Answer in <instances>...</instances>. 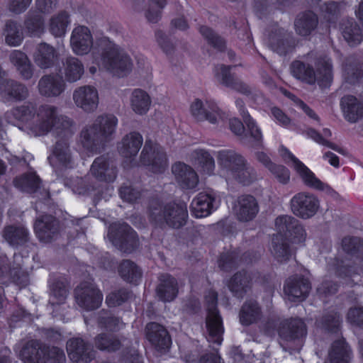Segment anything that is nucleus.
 <instances>
[{
  "mask_svg": "<svg viewBox=\"0 0 363 363\" xmlns=\"http://www.w3.org/2000/svg\"><path fill=\"white\" fill-rule=\"evenodd\" d=\"M3 237L10 245L18 246L28 240V232L23 225H9L5 228Z\"/></svg>",
  "mask_w": 363,
  "mask_h": 363,
  "instance_id": "obj_39",
  "label": "nucleus"
},
{
  "mask_svg": "<svg viewBox=\"0 0 363 363\" xmlns=\"http://www.w3.org/2000/svg\"><path fill=\"white\" fill-rule=\"evenodd\" d=\"M274 177L281 184H286L290 179V172L282 165L274 164L269 169Z\"/></svg>",
  "mask_w": 363,
  "mask_h": 363,
  "instance_id": "obj_56",
  "label": "nucleus"
},
{
  "mask_svg": "<svg viewBox=\"0 0 363 363\" xmlns=\"http://www.w3.org/2000/svg\"><path fill=\"white\" fill-rule=\"evenodd\" d=\"M117 118L111 114L97 116L94 122L81 131L79 142L86 149H91L98 143L108 141L115 133Z\"/></svg>",
  "mask_w": 363,
  "mask_h": 363,
  "instance_id": "obj_4",
  "label": "nucleus"
},
{
  "mask_svg": "<svg viewBox=\"0 0 363 363\" xmlns=\"http://www.w3.org/2000/svg\"><path fill=\"white\" fill-rule=\"evenodd\" d=\"M96 345L99 350L114 351L119 348L120 342L117 340H112L106 335H99L96 340Z\"/></svg>",
  "mask_w": 363,
  "mask_h": 363,
  "instance_id": "obj_52",
  "label": "nucleus"
},
{
  "mask_svg": "<svg viewBox=\"0 0 363 363\" xmlns=\"http://www.w3.org/2000/svg\"><path fill=\"white\" fill-rule=\"evenodd\" d=\"M155 36L158 44L164 52H168L172 49V44L163 32L160 30L157 31Z\"/></svg>",
  "mask_w": 363,
  "mask_h": 363,
  "instance_id": "obj_63",
  "label": "nucleus"
},
{
  "mask_svg": "<svg viewBox=\"0 0 363 363\" xmlns=\"http://www.w3.org/2000/svg\"><path fill=\"white\" fill-rule=\"evenodd\" d=\"M34 229L38 238L45 242L51 241L57 235V223L51 216L38 218Z\"/></svg>",
  "mask_w": 363,
  "mask_h": 363,
  "instance_id": "obj_22",
  "label": "nucleus"
},
{
  "mask_svg": "<svg viewBox=\"0 0 363 363\" xmlns=\"http://www.w3.org/2000/svg\"><path fill=\"white\" fill-rule=\"evenodd\" d=\"M291 72L297 79L308 84L317 82L320 86H326L332 80V65L329 58H323L318 62L317 73L313 68L300 61L294 62L291 65Z\"/></svg>",
  "mask_w": 363,
  "mask_h": 363,
  "instance_id": "obj_5",
  "label": "nucleus"
},
{
  "mask_svg": "<svg viewBox=\"0 0 363 363\" xmlns=\"http://www.w3.org/2000/svg\"><path fill=\"white\" fill-rule=\"evenodd\" d=\"M25 363H63L65 361L64 352L57 347L42 349L35 340L28 342L19 352Z\"/></svg>",
  "mask_w": 363,
  "mask_h": 363,
  "instance_id": "obj_7",
  "label": "nucleus"
},
{
  "mask_svg": "<svg viewBox=\"0 0 363 363\" xmlns=\"http://www.w3.org/2000/svg\"><path fill=\"white\" fill-rule=\"evenodd\" d=\"M244 122L250 131L251 137L257 142L261 141L262 139L261 129L250 115H244Z\"/></svg>",
  "mask_w": 363,
  "mask_h": 363,
  "instance_id": "obj_57",
  "label": "nucleus"
},
{
  "mask_svg": "<svg viewBox=\"0 0 363 363\" xmlns=\"http://www.w3.org/2000/svg\"><path fill=\"white\" fill-rule=\"evenodd\" d=\"M340 317L336 313L330 314L323 318L321 323H319L320 327L331 330L335 331L340 325Z\"/></svg>",
  "mask_w": 363,
  "mask_h": 363,
  "instance_id": "obj_59",
  "label": "nucleus"
},
{
  "mask_svg": "<svg viewBox=\"0 0 363 363\" xmlns=\"http://www.w3.org/2000/svg\"><path fill=\"white\" fill-rule=\"evenodd\" d=\"M75 298L77 304L87 311L99 308L103 300L102 294L90 281L82 282L77 287Z\"/></svg>",
  "mask_w": 363,
  "mask_h": 363,
  "instance_id": "obj_13",
  "label": "nucleus"
},
{
  "mask_svg": "<svg viewBox=\"0 0 363 363\" xmlns=\"http://www.w3.org/2000/svg\"><path fill=\"white\" fill-rule=\"evenodd\" d=\"M186 206L184 203H169L162 206L154 203L150 207V218L160 225L164 223L172 228L184 225L187 218Z\"/></svg>",
  "mask_w": 363,
  "mask_h": 363,
  "instance_id": "obj_6",
  "label": "nucleus"
},
{
  "mask_svg": "<svg viewBox=\"0 0 363 363\" xmlns=\"http://www.w3.org/2000/svg\"><path fill=\"white\" fill-rule=\"evenodd\" d=\"M45 30L44 17L33 10H30L25 16L23 31L31 37L40 36Z\"/></svg>",
  "mask_w": 363,
  "mask_h": 363,
  "instance_id": "obj_28",
  "label": "nucleus"
},
{
  "mask_svg": "<svg viewBox=\"0 0 363 363\" xmlns=\"http://www.w3.org/2000/svg\"><path fill=\"white\" fill-rule=\"evenodd\" d=\"M318 19L313 12H308L299 16L296 22L295 27L299 35H307L317 26Z\"/></svg>",
  "mask_w": 363,
  "mask_h": 363,
  "instance_id": "obj_43",
  "label": "nucleus"
},
{
  "mask_svg": "<svg viewBox=\"0 0 363 363\" xmlns=\"http://www.w3.org/2000/svg\"><path fill=\"white\" fill-rule=\"evenodd\" d=\"M341 106L345 118L350 122H355L362 114V107L352 96L342 97Z\"/></svg>",
  "mask_w": 363,
  "mask_h": 363,
  "instance_id": "obj_40",
  "label": "nucleus"
},
{
  "mask_svg": "<svg viewBox=\"0 0 363 363\" xmlns=\"http://www.w3.org/2000/svg\"><path fill=\"white\" fill-rule=\"evenodd\" d=\"M200 32L208 40L212 43L215 47L221 49L224 45V41L221 38L218 36L213 31L206 26H202L200 28Z\"/></svg>",
  "mask_w": 363,
  "mask_h": 363,
  "instance_id": "obj_58",
  "label": "nucleus"
},
{
  "mask_svg": "<svg viewBox=\"0 0 363 363\" xmlns=\"http://www.w3.org/2000/svg\"><path fill=\"white\" fill-rule=\"evenodd\" d=\"M121 197L128 202H133L140 197V193L130 186H122L120 189Z\"/></svg>",
  "mask_w": 363,
  "mask_h": 363,
  "instance_id": "obj_60",
  "label": "nucleus"
},
{
  "mask_svg": "<svg viewBox=\"0 0 363 363\" xmlns=\"http://www.w3.org/2000/svg\"><path fill=\"white\" fill-rule=\"evenodd\" d=\"M293 232L291 233L292 242L294 243H301L305 241L306 233L303 226L298 224L296 221L291 228Z\"/></svg>",
  "mask_w": 363,
  "mask_h": 363,
  "instance_id": "obj_61",
  "label": "nucleus"
},
{
  "mask_svg": "<svg viewBox=\"0 0 363 363\" xmlns=\"http://www.w3.org/2000/svg\"><path fill=\"white\" fill-rule=\"evenodd\" d=\"M297 220L290 216H279L275 220V225L280 233L291 231Z\"/></svg>",
  "mask_w": 363,
  "mask_h": 363,
  "instance_id": "obj_54",
  "label": "nucleus"
},
{
  "mask_svg": "<svg viewBox=\"0 0 363 363\" xmlns=\"http://www.w3.org/2000/svg\"><path fill=\"white\" fill-rule=\"evenodd\" d=\"M73 101L75 105L86 113L95 111L99 104L97 89L90 85L82 86L73 92Z\"/></svg>",
  "mask_w": 363,
  "mask_h": 363,
  "instance_id": "obj_15",
  "label": "nucleus"
},
{
  "mask_svg": "<svg viewBox=\"0 0 363 363\" xmlns=\"http://www.w3.org/2000/svg\"><path fill=\"white\" fill-rule=\"evenodd\" d=\"M279 333L281 338L291 340L304 337L306 335V327L301 319H292L283 325Z\"/></svg>",
  "mask_w": 363,
  "mask_h": 363,
  "instance_id": "obj_34",
  "label": "nucleus"
},
{
  "mask_svg": "<svg viewBox=\"0 0 363 363\" xmlns=\"http://www.w3.org/2000/svg\"><path fill=\"white\" fill-rule=\"evenodd\" d=\"M166 4V0H148L145 13L147 20L150 23H157Z\"/></svg>",
  "mask_w": 363,
  "mask_h": 363,
  "instance_id": "obj_47",
  "label": "nucleus"
},
{
  "mask_svg": "<svg viewBox=\"0 0 363 363\" xmlns=\"http://www.w3.org/2000/svg\"><path fill=\"white\" fill-rule=\"evenodd\" d=\"M96 44L104 48L100 60L96 62L99 69L118 77H125L132 71L133 60L128 53L120 46L110 41L106 37L98 40Z\"/></svg>",
  "mask_w": 363,
  "mask_h": 363,
  "instance_id": "obj_3",
  "label": "nucleus"
},
{
  "mask_svg": "<svg viewBox=\"0 0 363 363\" xmlns=\"http://www.w3.org/2000/svg\"><path fill=\"white\" fill-rule=\"evenodd\" d=\"M12 113L25 123L26 128L34 136L45 135L52 130H65L67 138L73 133V121L52 104H43L36 108L30 105L21 106L14 108Z\"/></svg>",
  "mask_w": 363,
  "mask_h": 363,
  "instance_id": "obj_1",
  "label": "nucleus"
},
{
  "mask_svg": "<svg viewBox=\"0 0 363 363\" xmlns=\"http://www.w3.org/2000/svg\"><path fill=\"white\" fill-rule=\"evenodd\" d=\"M56 57V52L53 47L46 43H41L38 46L34 60L38 67L47 69L53 65Z\"/></svg>",
  "mask_w": 363,
  "mask_h": 363,
  "instance_id": "obj_37",
  "label": "nucleus"
},
{
  "mask_svg": "<svg viewBox=\"0 0 363 363\" xmlns=\"http://www.w3.org/2000/svg\"><path fill=\"white\" fill-rule=\"evenodd\" d=\"M6 42L11 46H18L22 41L23 38V31L19 30L18 23L15 21H10L6 24Z\"/></svg>",
  "mask_w": 363,
  "mask_h": 363,
  "instance_id": "obj_48",
  "label": "nucleus"
},
{
  "mask_svg": "<svg viewBox=\"0 0 363 363\" xmlns=\"http://www.w3.org/2000/svg\"><path fill=\"white\" fill-rule=\"evenodd\" d=\"M270 251L274 257L279 262L286 261L291 255V250L281 233L273 237Z\"/></svg>",
  "mask_w": 363,
  "mask_h": 363,
  "instance_id": "obj_38",
  "label": "nucleus"
},
{
  "mask_svg": "<svg viewBox=\"0 0 363 363\" xmlns=\"http://www.w3.org/2000/svg\"><path fill=\"white\" fill-rule=\"evenodd\" d=\"M65 84L60 76L46 74L43 76L38 84L39 94L44 97L55 98L65 91Z\"/></svg>",
  "mask_w": 363,
  "mask_h": 363,
  "instance_id": "obj_16",
  "label": "nucleus"
},
{
  "mask_svg": "<svg viewBox=\"0 0 363 363\" xmlns=\"http://www.w3.org/2000/svg\"><path fill=\"white\" fill-rule=\"evenodd\" d=\"M129 294L125 290H120L118 292L110 294L107 296L106 302L109 307H115L121 305L128 299Z\"/></svg>",
  "mask_w": 363,
  "mask_h": 363,
  "instance_id": "obj_55",
  "label": "nucleus"
},
{
  "mask_svg": "<svg viewBox=\"0 0 363 363\" xmlns=\"http://www.w3.org/2000/svg\"><path fill=\"white\" fill-rule=\"evenodd\" d=\"M279 152L284 160L294 169L307 186L318 190L325 191L328 194L333 196L336 194L329 186L318 179L302 162L296 158L286 147L281 146Z\"/></svg>",
  "mask_w": 363,
  "mask_h": 363,
  "instance_id": "obj_8",
  "label": "nucleus"
},
{
  "mask_svg": "<svg viewBox=\"0 0 363 363\" xmlns=\"http://www.w3.org/2000/svg\"><path fill=\"white\" fill-rule=\"evenodd\" d=\"M190 113L198 121H208L213 125H221L227 115L212 100L195 99L190 105Z\"/></svg>",
  "mask_w": 363,
  "mask_h": 363,
  "instance_id": "obj_9",
  "label": "nucleus"
},
{
  "mask_svg": "<svg viewBox=\"0 0 363 363\" xmlns=\"http://www.w3.org/2000/svg\"><path fill=\"white\" fill-rule=\"evenodd\" d=\"M319 201L313 194L298 193L291 201L293 213L303 219L313 217L319 208Z\"/></svg>",
  "mask_w": 363,
  "mask_h": 363,
  "instance_id": "obj_14",
  "label": "nucleus"
},
{
  "mask_svg": "<svg viewBox=\"0 0 363 363\" xmlns=\"http://www.w3.org/2000/svg\"><path fill=\"white\" fill-rule=\"evenodd\" d=\"M10 60L23 79H29L33 77V66L23 52L19 50L13 51L10 55Z\"/></svg>",
  "mask_w": 363,
  "mask_h": 363,
  "instance_id": "obj_36",
  "label": "nucleus"
},
{
  "mask_svg": "<svg viewBox=\"0 0 363 363\" xmlns=\"http://www.w3.org/2000/svg\"><path fill=\"white\" fill-rule=\"evenodd\" d=\"M67 351L72 361L76 363H89L92 359V351L80 338H72L67 343Z\"/></svg>",
  "mask_w": 363,
  "mask_h": 363,
  "instance_id": "obj_17",
  "label": "nucleus"
},
{
  "mask_svg": "<svg viewBox=\"0 0 363 363\" xmlns=\"http://www.w3.org/2000/svg\"><path fill=\"white\" fill-rule=\"evenodd\" d=\"M61 73L69 82L79 80L84 73V67L80 60L75 57H68L62 62Z\"/></svg>",
  "mask_w": 363,
  "mask_h": 363,
  "instance_id": "obj_29",
  "label": "nucleus"
},
{
  "mask_svg": "<svg viewBox=\"0 0 363 363\" xmlns=\"http://www.w3.org/2000/svg\"><path fill=\"white\" fill-rule=\"evenodd\" d=\"M5 96H7L8 99L22 100L27 97L28 89L21 84L13 82H8L5 84H2Z\"/></svg>",
  "mask_w": 363,
  "mask_h": 363,
  "instance_id": "obj_46",
  "label": "nucleus"
},
{
  "mask_svg": "<svg viewBox=\"0 0 363 363\" xmlns=\"http://www.w3.org/2000/svg\"><path fill=\"white\" fill-rule=\"evenodd\" d=\"M57 3L58 0H35V7L32 10L44 17L57 9Z\"/></svg>",
  "mask_w": 363,
  "mask_h": 363,
  "instance_id": "obj_51",
  "label": "nucleus"
},
{
  "mask_svg": "<svg viewBox=\"0 0 363 363\" xmlns=\"http://www.w3.org/2000/svg\"><path fill=\"white\" fill-rule=\"evenodd\" d=\"M177 280L169 274L162 275L157 289L160 298L164 301H171L177 296Z\"/></svg>",
  "mask_w": 363,
  "mask_h": 363,
  "instance_id": "obj_35",
  "label": "nucleus"
},
{
  "mask_svg": "<svg viewBox=\"0 0 363 363\" xmlns=\"http://www.w3.org/2000/svg\"><path fill=\"white\" fill-rule=\"evenodd\" d=\"M142 135L136 132L125 135L118 144V149L121 155L125 158H132L137 155L143 145Z\"/></svg>",
  "mask_w": 363,
  "mask_h": 363,
  "instance_id": "obj_23",
  "label": "nucleus"
},
{
  "mask_svg": "<svg viewBox=\"0 0 363 363\" xmlns=\"http://www.w3.org/2000/svg\"><path fill=\"white\" fill-rule=\"evenodd\" d=\"M219 173L227 181L235 180L243 185H249L257 179V173L240 154L231 150L218 152Z\"/></svg>",
  "mask_w": 363,
  "mask_h": 363,
  "instance_id": "obj_2",
  "label": "nucleus"
},
{
  "mask_svg": "<svg viewBox=\"0 0 363 363\" xmlns=\"http://www.w3.org/2000/svg\"><path fill=\"white\" fill-rule=\"evenodd\" d=\"M33 0H7L8 10L15 14L25 12L31 4Z\"/></svg>",
  "mask_w": 363,
  "mask_h": 363,
  "instance_id": "obj_53",
  "label": "nucleus"
},
{
  "mask_svg": "<svg viewBox=\"0 0 363 363\" xmlns=\"http://www.w3.org/2000/svg\"><path fill=\"white\" fill-rule=\"evenodd\" d=\"M192 163L206 176L213 174L215 169L213 157L205 150L196 149L191 154Z\"/></svg>",
  "mask_w": 363,
  "mask_h": 363,
  "instance_id": "obj_31",
  "label": "nucleus"
},
{
  "mask_svg": "<svg viewBox=\"0 0 363 363\" xmlns=\"http://www.w3.org/2000/svg\"><path fill=\"white\" fill-rule=\"evenodd\" d=\"M196 354L189 355L185 357L188 363H222L220 359L215 355L208 356L207 359L202 358L199 360L195 358Z\"/></svg>",
  "mask_w": 363,
  "mask_h": 363,
  "instance_id": "obj_64",
  "label": "nucleus"
},
{
  "mask_svg": "<svg viewBox=\"0 0 363 363\" xmlns=\"http://www.w3.org/2000/svg\"><path fill=\"white\" fill-rule=\"evenodd\" d=\"M119 273L125 281L130 283H136L141 277V272L137 265L130 260L121 262Z\"/></svg>",
  "mask_w": 363,
  "mask_h": 363,
  "instance_id": "obj_45",
  "label": "nucleus"
},
{
  "mask_svg": "<svg viewBox=\"0 0 363 363\" xmlns=\"http://www.w3.org/2000/svg\"><path fill=\"white\" fill-rule=\"evenodd\" d=\"M71 23L70 15L65 10L52 15L47 23L49 32L55 38L64 37Z\"/></svg>",
  "mask_w": 363,
  "mask_h": 363,
  "instance_id": "obj_24",
  "label": "nucleus"
},
{
  "mask_svg": "<svg viewBox=\"0 0 363 363\" xmlns=\"http://www.w3.org/2000/svg\"><path fill=\"white\" fill-rule=\"evenodd\" d=\"M216 196L212 192H201L191 201V211L196 218L208 216L216 205Z\"/></svg>",
  "mask_w": 363,
  "mask_h": 363,
  "instance_id": "obj_18",
  "label": "nucleus"
},
{
  "mask_svg": "<svg viewBox=\"0 0 363 363\" xmlns=\"http://www.w3.org/2000/svg\"><path fill=\"white\" fill-rule=\"evenodd\" d=\"M147 337L158 350L167 349L171 344V339L166 329L155 323H149L146 327Z\"/></svg>",
  "mask_w": 363,
  "mask_h": 363,
  "instance_id": "obj_25",
  "label": "nucleus"
},
{
  "mask_svg": "<svg viewBox=\"0 0 363 363\" xmlns=\"http://www.w3.org/2000/svg\"><path fill=\"white\" fill-rule=\"evenodd\" d=\"M101 38H100L101 39ZM99 38L94 41L90 28L82 25H76L70 34L69 45L72 52L78 56H84L97 48H104L96 44Z\"/></svg>",
  "mask_w": 363,
  "mask_h": 363,
  "instance_id": "obj_10",
  "label": "nucleus"
},
{
  "mask_svg": "<svg viewBox=\"0 0 363 363\" xmlns=\"http://www.w3.org/2000/svg\"><path fill=\"white\" fill-rule=\"evenodd\" d=\"M347 319L351 323L363 327V308H352L347 313Z\"/></svg>",
  "mask_w": 363,
  "mask_h": 363,
  "instance_id": "obj_62",
  "label": "nucleus"
},
{
  "mask_svg": "<svg viewBox=\"0 0 363 363\" xmlns=\"http://www.w3.org/2000/svg\"><path fill=\"white\" fill-rule=\"evenodd\" d=\"M329 355L332 363H349L350 350L345 341L340 340L333 343Z\"/></svg>",
  "mask_w": 363,
  "mask_h": 363,
  "instance_id": "obj_42",
  "label": "nucleus"
},
{
  "mask_svg": "<svg viewBox=\"0 0 363 363\" xmlns=\"http://www.w3.org/2000/svg\"><path fill=\"white\" fill-rule=\"evenodd\" d=\"M261 317V311L255 301L246 302L240 313V320L242 325H250Z\"/></svg>",
  "mask_w": 363,
  "mask_h": 363,
  "instance_id": "obj_41",
  "label": "nucleus"
},
{
  "mask_svg": "<svg viewBox=\"0 0 363 363\" xmlns=\"http://www.w3.org/2000/svg\"><path fill=\"white\" fill-rule=\"evenodd\" d=\"M90 173L99 181L111 182L116 177L115 167L104 157H98L94 161Z\"/></svg>",
  "mask_w": 363,
  "mask_h": 363,
  "instance_id": "obj_26",
  "label": "nucleus"
},
{
  "mask_svg": "<svg viewBox=\"0 0 363 363\" xmlns=\"http://www.w3.org/2000/svg\"><path fill=\"white\" fill-rule=\"evenodd\" d=\"M344 38L350 45H355L363 40V33L356 23L347 21L342 28Z\"/></svg>",
  "mask_w": 363,
  "mask_h": 363,
  "instance_id": "obj_44",
  "label": "nucleus"
},
{
  "mask_svg": "<svg viewBox=\"0 0 363 363\" xmlns=\"http://www.w3.org/2000/svg\"><path fill=\"white\" fill-rule=\"evenodd\" d=\"M72 160L67 140H58L55 145L52 155L49 157L54 167H67Z\"/></svg>",
  "mask_w": 363,
  "mask_h": 363,
  "instance_id": "obj_32",
  "label": "nucleus"
},
{
  "mask_svg": "<svg viewBox=\"0 0 363 363\" xmlns=\"http://www.w3.org/2000/svg\"><path fill=\"white\" fill-rule=\"evenodd\" d=\"M108 238L113 245L123 247L129 240L135 242V232L123 223H113L109 227Z\"/></svg>",
  "mask_w": 363,
  "mask_h": 363,
  "instance_id": "obj_27",
  "label": "nucleus"
},
{
  "mask_svg": "<svg viewBox=\"0 0 363 363\" xmlns=\"http://www.w3.org/2000/svg\"><path fill=\"white\" fill-rule=\"evenodd\" d=\"M130 108L135 113L143 116L149 111L152 100L147 92L140 89H136L130 95Z\"/></svg>",
  "mask_w": 363,
  "mask_h": 363,
  "instance_id": "obj_33",
  "label": "nucleus"
},
{
  "mask_svg": "<svg viewBox=\"0 0 363 363\" xmlns=\"http://www.w3.org/2000/svg\"><path fill=\"white\" fill-rule=\"evenodd\" d=\"M215 77L220 84L242 93L247 92V87L234 78L230 72V67L220 65L215 68Z\"/></svg>",
  "mask_w": 363,
  "mask_h": 363,
  "instance_id": "obj_30",
  "label": "nucleus"
},
{
  "mask_svg": "<svg viewBox=\"0 0 363 363\" xmlns=\"http://www.w3.org/2000/svg\"><path fill=\"white\" fill-rule=\"evenodd\" d=\"M172 173L183 189H194L199 183V177L196 172L184 163L179 162L173 165Z\"/></svg>",
  "mask_w": 363,
  "mask_h": 363,
  "instance_id": "obj_21",
  "label": "nucleus"
},
{
  "mask_svg": "<svg viewBox=\"0 0 363 363\" xmlns=\"http://www.w3.org/2000/svg\"><path fill=\"white\" fill-rule=\"evenodd\" d=\"M311 289L308 281L303 278H289L284 288V294L291 301H302Z\"/></svg>",
  "mask_w": 363,
  "mask_h": 363,
  "instance_id": "obj_19",
  "label": "nucleus"
},
{
  "mask_svg": "<svg viewBox=\"0 0 363 363\" xmlns=\"http://www.w3.org/2000/svg\"><path fill=\"white\" fill-rule=\"evenodd\" d=\"M141 162L148 166L154 173L162 172L167 166V157L163 149L150 140L145 142L141 153Z\"/></svg>",
  "mask_w": 363,
  "mask_h": 363,
  "instance_id": "obj_11",
  "label": "nucleus"
},
{
  "mask_svg": "<svg viewBox=\"0 0 363 363\" xmlns=\"http://www.w3.org/2000/svg\"><path fill=\"white\" fill-rule=\"evenodd\" d=\"M15 185L23 191H33L39 186L40 179L35 173L30 172L14 181Z\"/></svg>",
  "mask_w": 363,
  "mask_h": 363,
  "instance_id": "obj_50",
  "label": "nucleus"
},
{
  "mask_svg": "<svg viewBox=\"0 0 363 363\" xmlns=\"http://www.w3.org/2000/svg\"><path fill=\"white\" fill-rule=\"evenodd\" d=\"M238 218L242 221H249L253 219L259 211V206L256 199L250 195L240 196L234 207Z\"/></svg>",
  "mask_w": 363,
  "mask_h": 363,
  "instance_id": "obj_20",
  "label": "nucleus"
},
{
  "mask_svg": "<svg viewBox=\"0 0 363 363\" xmlns=\"http://www.w3.org/2000/svg\"><path fill=\"white\" fill-rule=\"evenodd\" d=\"M250 284L249 277L245 272L235 274L228 282V288L236 296H240Z\"/></svg>",
  "mask_w": 363,
  "mask_h": 363,
  "instance_id": "obj_49",
  "label": "nucleus"
},
{
  "mask_svg": "<svg viewBox=\"0 0 363 363\" xmlns=\"http://www.w3.org/2000/svg\"><path fill=\"white\" fill-rule=\"evenodd\" d=\"M208 303V314L206 327L211 341L220 344L221 335L223 333L221 318L216 308L217 295L215 291H209L206 296Z\"/></svg>",
  "mask_w": 363,
  "mask_h": 363,
  "instance_id": "obj_12",
  "label": "nucleus"
}]
</instances>
